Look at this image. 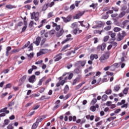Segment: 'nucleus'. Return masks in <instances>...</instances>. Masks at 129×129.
Listing matches in <instances>:
<instances>
[{
  "instance_id": "obj_48",
  "label": "nucleus",
  "mask_w": 129,
  "mask_h": 129,
  "mask_svg": "<svg viewBox=\"0 0 129 129\" xmlns=\"http://www.w3.org/2000/svg\"><path fill=\"white\" fill-rule=\"evenodd\" d=\"M7 128L8 129H14V126H13V124L12 123H10L8 125V126H7Z\"/></svg>"
},
{
  "instance_id": "obj_1",
  "label": "nucleus",
  "mask_w": 129,
  "mask_h": 129,
  "mask_svg": "<svg viewBox=\"0 0 129 129\" xmlns=\"http://www.w3.org/2000/svg\"><path fill=\"white\" fill-rule=\"evenodd\" d=\"M110 56V51H107L103 54H102L99 58V61L101 63H105L106 60Z\"/></svg>"
},
{
  "instance_id": "obj_25",
  "label": "nucleus",
  "mask_w": 129,
  "mask_h": 129,
  "mask_svg": "<svg viewBox=\"0 0 129 129\" xmlns=\"http://www.w3.org/2000/svg\"><path fill=\"white\" fill-rule=\"evenodd\" d=\"M46 80V77H43L41 79H40L38 82V85H42V84L44 81Z\"/></svg>"
},
{
  "instance_id": "obj_20",
  "label": "nucleus",
  "mask_w": 129,
  "mask_h": 129,
  "mask_svg": "<svg viewBox=\"0 0 129 129\" xmlns=\"http://www.w3.org/2000/svg\"><path fill=\"white\" fill-rule=\"evenodd\" d=\"M11 50H12V47L11 46H8L6 48V56L7 57L9 56V53Z\"/></svg>"
},
{
  "instance_id": "obj_47",
  "label": "nucleus",
  "mask_w": 129,
  "mask_h": 129,
  "mask_svg": "<svg viewBox=\"0 0 129 129\" xmlns=\"http://www.w3.org/2000/svg\"><path fill=\"white\" fill-rule=\"evenodd\" d=\"M9 123H10V120H9V119H5L4 120V124H5V125H8V124H9Z\"/></svg>"
},
{
  "instance_id": "obj_52",
  "label": "nucleus",
  "mask_w": 129,
  "mask_h": 129,
  "mask_svg": "<svg viewBox=\"0 0 129 129\" xmlns=\"http://www.w3.org/2000/svg\"><path fill=\"white\" fill-rule=\"evenodd\" d=\"M82 85H83V84L80 83V84H79L76 87V89L77 90L79 89L81 87H82Z\"/></svg>"
},
{
  "instance_id": "obj_34",
  "label": "nucleus",
  "mask_w": 129,
  "mask_h": 129,
  "mask_svg": "<svg viewBox=\"0 0 129 129\" xmlns=\"http://www.w3.org/2000/svg\"><path fill=\"white\" fill-rule=\"evenodd\" d=\"M101 99L102 100V101H105V100H106V99H107V95L106 94H104L102 96V97H101Z\"/></svg>"
},
{
  "instance_id": "obj_2",
  "label": "nucleus",
  "mask_w": 129,
  "mask_h": 129,
  "mask_svg": "<svg viewBox=\"0 0 129 129\" xmlns=\"http://www.w3.org/2000/svg\"><path fill=\"white\" fill-rule=\"evenodd\" d=\"M84 14H85V11L82 12L78 11L76 15L73 16V18L74 20H78L80 18H81V17H82Z\"/></svg>"
},
{
  "instance_id": "obj_39",
  "label": "nucleus",
  "mask_w": 129,
  "mask_h": 129,
  "mask_svg": "<svg viewBox=\"0 0 129 129\" xmlns=\"http://www.w3.org/2000/svg\"><path fill=\"white\" fill-rule=\"evenodd\" d=\"M96 102H97V99L94 98L91 102V104H92V105H94V104H95Z\"/></svg>"
},
{
  "instance_id": "obj_27",
  "label": "nucleus",
  "mask_w": 129,
  "mask_h": 129,
  "mask_svg": "<svg viewBox=\"0 0 129 129\" xmlns=\"http://www.w3.org/2000/svg\"><path fill=\"white\" fill-rule=\"evenodd\" d=\"M111 67L113 68L112 70H115L116 68H118V63H115L111 66Z\"/></svg>"
},
{
  "instance_id": "obj_41",
  "label": "nucleus",
  "mask_w": 129,
  "mask_h": 129,
  "mask_svg": "<svg viewBox=\"0 0 129 129\" xmlns=\"http://www.w3.org/2000/svg\"><path fill=\"white\" fill-rule=\"evenodd\" d=\"M12 86H13V84H12V83H9L6 85L5 89L11 88Z\"/></svg>"
},
{
  "instance_id": "obj_14",
  "label": "nucleus",
  "mask_w": 129,
  "mask_h": 129,
  "mask_svg": "<svg viewBox=\"0 0 129 129\" xmlns=\"http://www.w3.org/2000/svg\"><path fill=\"white\" fill-rule=\"evenodd\" d=\"M40 43H41V37L38 36L36 38V40L33 42V44H35V45H36L37 46H39Z\"/></svg>"
},
{
  "instance_id": "obj_53",
  "label": "nucleus",
  "mask_w": 129,
  "mask_h": 129,
  "mask_svg": "<svg viewBox=\"0 0 129 129\" xmlns=\"http://www.w3.org/2000/svg\"><path fill=\"white\" fill-rule=\"evenodd\" d=\"M110 29H111V26H108L104 28V30L105 31H109V30H110Z\"/></svg>"
},
{
  "instance_id": "obj_54",
  "label": "nucleus",
  "mask_w": 129,
  "mask_h": 129,
  "mask_svg": "<svg viewBox=\"0 0 129 129\" xmlns=\"http://www.w3.org/2000/svg\"><path fill=\"white\" fill-rule=\"evenodd\" d=\"M81 3V1H75V6L76 7H77V8H78V7H79V4Z\"/></svg>"
},
{
  "instance_id": "obj_3",
  "label": "nucleus",
  "mask_w": 129,
  "mask_h": 129,
  "mask_svg": "<svg viewBox=\"0 0 129 129\" xmlns=\"http://www.w3.org/2000/svg\"><path fill=\"white\" fill-rule=\"evenodd\" d=\"M31 20H35V21H39V17L40 16V13L39 12H33L31 13Z\"/></svg>"
},
{
  "instance_id": "obj_19",
  "label": "nucleus",
  "mask_w": 129,
  "mask_h": 129,
  "mask_svg": "<svg viewBox=\"0 0 129 129\" xmlns=\"http://www.w3.org/2000/svg\"><path fill=\"white\" fill-rule=\"evenodd\" d=\"M52 27H55V30H60L61 26L60 25H57V23L52 22Z\"/></svg>"
},
{
  "instance_id": "obj_57",
  "label": "nucleus",
  "mask_w": 129,
  "mask_h": 129,
  "mask_svg": "<svg viewBox=\"0 0 129 129\" xmlns=\"http://www.w3.org/2000/svg\"><path fill=\"white\" fill-rule=\"evenodd\" d=\"M7 109H8V107H5L3 109H1L0 113L6 112V110H7Z\"/></svg>"
},
{
  "instance_id": "obj_60",
  "label": "nucleus",
  "mask_w": 129,
  "mask_h": 129,
  "mask_svg": "<svg viewBox=\"0 0 129 129\" xmlns=\"http://www.w3.org/2000/svg\"><path fill=\"white\" fill-rule=\"evenodd\" d=\"M27 29V25H25L22 28L21 33H24V31Z\"/></svg>"
},
{
  "instance_id": "obj_62",
  "label": "nucleus",
  "mask_w": 129,
  "mask_h": 129,
  "mask_svg": "<svg viewBox=\"0 0 129 129\" xmlns=\"http://www.w3.org/2000/svg\"><path fill=\"white\" fill-rule=\"evenodd\" d=\"M101 124H102V121H100L96 124V126L98 127L99 126V125H101Z\"/></svg>"
},
{
  "instance_id": "obj_4",
  "label": "nucleus",
  "mask_w": 129,
  "mask_h": 129,
  "mask_svg": "<svg viewBox=\"0 0 129 129\" xmlns=\"http://www.w3.org/2000/svg\"><path fill=\"white\" fill-rule=\"evenodd\" d=\"M126 35V34H125V32L124 31H122L121 34H120V33H118V34L117 35V41H121V40H123V38H124Z\"/></svg>"
},
{
  "instance_id": "obj_26",
  "label": "nucleus",
  "mask_w": 129,
  "mask_h": 129,
  "mask_svg": "<svg viewBox=\"0 0 129 129\" xmlns=\"http://www.w3.org/2000/svg\"><path fill=\"white\" fill-rule=\"evenodd\" d=\"M80 64L81 67H84L85 66V64H86V60H80Z\"/></svg>"
},
{
  "instance_id": "obj_17",
  "label": "nucleus",
  "mask_w": 129,
  "mask_h": 129,
  "mask_svg": "<svg viewBox=\"0 0 129 129\" xmlns=\"http://www.w3.org/2000/svg\"><path fill=\"white\" fill-rule=\"evenodd\" d=\"M6 9H8V10H12L13 9H16L17 7L16 6L12 5H7L6 6Z\"/></svg>"
},
{
  "instance_id": "obj_59",
  "label": "nucleus",
  "mask_w": 129,
  "mask_h": 129,
  "mask_svg": "<svg viewBox=\"0 0 129 129\" xmlns=\"http://www.w3.org/2000/svg\"><path fill=\"white\" fill-rule=\"evenodd\" d=\"M106 74L108 76H112L113 75V73L110 72H106Z\"/></svg>"
},
{
  "instance_id": "obj_51",
  "label": "nucleus",
  "mask_w": 129,
  "mask_h": 129,
  "mask_svg": "<svg viewBox=\"0 0 129 129\" xmlns=\"http://www.w3.org/2000/svg\"><path fill=\"white\" fill-rule=\"evenodd\" d=\"M108 39H109V36H105L103 39L104 42H107V41H108Z\"/></svg>"
},
{
  "instance_id": "obj_40",
  "label": "nucleus",
  "mask_w": 129,
  "mask_h": 129,
  "mask_svg": "<svg viewBox=\"0 0 129 129\" xmlns=\"http://www.w3.org/2000/svg\"><path fill=\"white\" fill-rule=\"evenodd\" d=\"M77 27H78V25L76 22H74L72 24V28H73V29H74V28H78Z\"/></svg>"
},
{
  "instance_id": "obj_44",
  "label": "nucleus",
  "mask_w": 129,
  "mask_h": 129,
  "mask_svg": "<svg viewBox=\"0 0 129 129\" xmlns=\"http://www.w3.org/2000/svg\"><path fill=\"white\" fill-rule=\"evenodd\" d=\"M46 40H47V39H46L45 38H44L43 39H42L41 44H40L41 46H43V45H44L45 44Z\"/></svg>"
},
{
  "instance_id": "obj_21",
  "label": "nucleus",
  "mask_w": 129,
  "mask_h": 129,
  "mask_svg": "<svg viewBox=\"0 0 129 129\" xmlns=\"http://www.w3.org/2000/svg\"><path fill=\"white\" fill-rule=\"evenodd\" d=\"M39 125V124L37 123V122H34L31 127V129H36L37 127H38V126Z\"/></svg>"
},
{
  "instance_id": "obj_50",
  "label": "nucleus",
  "mask_w": 129,
  "mask_h": 129,
  "mask_svg": "<svg viewBox=\"0 0 129 129\" xmlns=\"http://www.w3.org/2000/svg\"><path fill=\"white\" fill-rule=\"evenodd\" d=\"M79 30V28H76L74 31H73V33L74 34V35H77V32H78V30Z\"/></svg>"
},
{
  "instance_id": "obj_9",
  "label": "nucleus",
  "mask_w": 129,
  "mask_h": 129,
  "mask_svg": "<svg viewBox=\"0 0 129 129\" xmlns=\"http://www.w3.org/2000/svg\"><path fill=\"white\" fill-rule=\"evenodd\" d=\"M47 53H48V49H40L39 52L37 53V57H39V56H41V55H44V54H47Z\"/></svg>"
},
{
  "instance_id": "obj_13",
  "label": "nucleus",
  "mask_w": 129,
  "mask_h": 129,
  "mask_svg": "<svg viewBox=\"0 0 129 129\" xmlns=\"http://www.w3.org/2000/svg\"><path fill=\"white\" fill-rule=\"evenodd\" d=\"M28 81L30 83H34L36 81V76L32 75L28 79Z\"/></svg>"
},
{
  "instance_id": "obj_61",
  "label": "nucleus",
  "mask_w": 129,
  "mask_h": 129,
  "mask_svg": "<svg viewBox=\"0 0 129 129\" xmlns=\"http://www.w3.org/2000/svg\"><path fill=\"white\" fill-rule=\"evenodd\" d=\"M73 78V74L71 73L68 76L69 80H71V79Z\"/></svg>"
},
{
  "instance_id": "obj_6",
  "label": "nucleus",
  "mask_w": 129,
  "mask_h": 129,
  "mask_svg": "<svg viewBox=\"0 0 129 129\" xmlns=\"http://www.w3.org/2000/svg\"><path fill=\"white\" fill-rule=\"evenodd\" d=\"M56 31V36L57 38H60L61 36H63V34H64V29L63 28H60V29H58V30H55Z\"/></svg>"
},
{
  "instance_id": "obj_30",
  "label": "nucleus",
  "mask_w": 129,
  "mask_h": 129,
  "mask_svg": "<svg viewBox=\"0 0 129 129\" xmlns=\"http://www.w3.org/2000/svg\"><path fill=\"white\" fill-rule=\"evenodd\" d=\"M48 8V4H45L42 7V12H45V11H46Z\"/></svg>"
},
{
  "instance_id": "obj_28",
  "label": "nucleus",
  "mask_w": 129,
  "mask_h": 129,
  "mask_svg": "<svg viewBox=\"0 0 129 129\" xmlns=\"http://www.w3.org/2000/svg\"><path fill=\"white\" fill-rule=\"evenodd\" d=\"M69 90V86L68 85H67L64 89H63L64 94H66V93L68 92Z\"/></svg>"
},
{
  "instance_id": "obj_38",
  "label": "nucleus",
  "mask_w": 129,
  "mask_h": 129,
  "mask_svg": "<svg viewBox=\"0 0 129 129\" xmlns=\"http://www.w3.org/2000/svg\"><path fill=\"white\" fill-rule=\"evenodd\" d=\"M128 89H129L128 88H125L123 91V94H125V95L127 94V93L128 92Z\"/></svg>"
},
{
  "instance_id": "obj_46",
  "label": "nucleus",
  "mask_w": 129,
  "mask_h": 129,
  "mask_svg": "<svg viewBox=\"0 0 129 129\" xmlns=\"http://www.w3.org/2000/svg\"><path fill=\"white\" fill-rule=\"evenodd\" d=\"M90 110H91V111H95V110H96V109L95 108V106H92L90 107Z\"/></svg>"
},
{
  "instance_id": "obj_12",
  "label": "nucleus",
  "mask_w": 129,
  "mask_h": 129,
  "mask_svg": "<svg viewBox=\"0 0 129 129\" xmlns=\"http://www.w3.org/2000/svg\"><path fill=\"white\" fill-rule=\"evenodd\" d=\"M108 35H109L111 37V40L112 41H115L116 40V38H115V36H116V34L115 33H113L112 31L108 32Z\"/></svg>"
},
{
  "instance_id": "obj_42",
  "label": "nucleus",
  "mask_w": 129,
  "mask_h": 129,
  "mask_svg": "<svg viewBox=\"0 0 129 129\" xmlns=\"http://www.w3.org/2000/svg\"><path fill=\"white\" fill-rule=\"evenodd\" d=\"M49 98H50V97L46 98V96L45 95H43L39 99V100H44V99H49Z\"/></svg>"
},
{
  "instance_id": "obj_43",
  "label": "nucleus",
  "mask_w": 129,
  "mask_h": 129,
  "mask_svg": "<svg viewBox=\"0 0 129 129\" xmlns=\"http://www.w3.org/2000/svg\"><path fill=\"white\" fill-rule=\"evenodd\" d=\"M74 73H76V74H79L80 73V70H79V68H77L74 70Z\"/></svg>"
},
{
  "instance_id": "obj_37",
  "label": "nucleus",
  "mask_w": 129,
  "mask_h": 129,
  "mask_svg": "<svg viewBox=\"0 0 129 129\" xmlns=\"http://www.w3.org/2000/svg\"><path fill=\"white\" fill-rule=\"evenodd\" d=\"M124 16H125V12L123 11L119 14L118 17L119 18H122Z\"/></svg>"
},
{
  "instance_id": "obj_33",
  "label": "nucleus",
  "mask_w": 129,
  "mask_h": 129,
  "mask_svg": "<svg viewBox=\"0 0 129 129\" xmlns=\"http://www.w3.org/2000/svg\"><path fill=\"white\" fill-rule=\"evenodd\" d=\"M104 31L103 30H95L94 31V34H99V35H101V33H103Z\"/></svg>"
},
{
  "instance_id": "obj_11",
  "label": "nucleus",
  "mask_w": 129,
  "mask_h": 129,
  "mask_svg": "<svg viewBox=\"0 0 129 129\" xmlns=\"http://www.w3.org/2000/svg\"><path fill=\"white\" fill-rule=\"evenodd\" d=\"M62 53H59L55 55L54 57V62H58V61H60L61 59H62Z\"/></svg>"
},
{
  "instance_id": "obj_5",
  "label": "nucleus",
  "mask_w": 129,
  "mask_h": 129,
  "mask_svg": "<svg viewBox=\"0 0 129 129\" xmlns=\"http://www.w3.org/2000/svg\"><path fill=\"white\" fill-rule=\"evenodd\" d=\"M106 47V44L105 43H103L101 45H99L96 47V50L98 52L99 51H104L105 48Z\"/></svg>"
},
{
  "instance_id": "obj_35",
  "label": "nucleus",
  "mask_w": 129,
  "mask_h": 129,
  "mask_svg": "<svg viewBox=\"0 0 129 129\" xmlns=\"http://www.w3.org/2000/svg\"><path fill=\"white\" fill-rule=\"evenodd\" d=\"M115 118H116V116L108 117L107 119V121H111V120H113V119H115Z\"/></svg>"
},
{
  "instance_id": "obj_29",
  "label": "nucleus",
  "mask_w": 129,
  "mask_h": 129,
  "mask_svg": "<svg viewBox=\"0 0 129 129\" xmlns=\"http://www.w3.org/2000/svg\"><path fill=\"white\" fill-rule=\"evenodd\" d=\"M97 4H94L93 3L92 4V5H90V8H92L93 9V10H95V9H96V8H97Z\"/></svg>"
},
{
  "instance_id": "obj_36",
  "label": "nucleus",
  "mask_w": 129,
  "mask_h": 129,
  "mask_svg": "<svg viewBox=\"0 0 129 129\" xmlns=\"http://www.w3.org/2000/svg\"><path fill=\"white\" fill-rule=\"evenodd\" d=\"M113 31H115V33H117V32L121 31V28L118 27H115L113 29Z\"/></svg>"
},
{
  "instance_id": "obj_31",
  "label": "nucleus",
  "mask_w": 129,
  "mask_h": 129,
  "mask_svg": "<svg viewBox=\"0 0 129 129\" xmlns=\"http://www.w3.org/2000/svg\"><path fill=\"white\" fill-rule=\"evenodd\" d=\"M105 94L107 95H109V94H111L112 93V91L110 89H108L106 90V91L105 92Z\"/></svg>"
},
{
  "instance_id": "obj_18",
  "label": "nucleus",
  "mask_w": 129,
  "mask_h": 129,
  "mask_svg": "<svg viewBox=\"0 0 129 129\" xmlns=\"http://www.w3.org/2000/svg\"><path fill=\"white\" fill-rule=\"evenodd\" d=\"M80 81V77H77L75 80H74L72 84L73 85H76L77 82H79Z\"/></svg>"
},
{
  "instance_id": "obj_58",
  "label": "nucleus",
  "mask_w": 129,
  "mask_h": 129,
  "mask_svg": "<svg viewBox=\"0 0 129 129\" xmlns=\"http://www.w3.org/2000/svg\"><path fill=\"white\" fill-rule=\"evenodd\" d=\"M91 75H94V72H91L89 73V74H87L86 75V77H88V76H91Z\"/></svg>"
},
{
  "instance_id": "obj_8",
  "label": "nucleus",
  "mask_w": 129,
  "mask_h": 129,
  "mask_svg": "<svg viewBox=\"0 0 129 129\" xmlns=\"http://www.w3.org/2000/svg\"><path fill=\"white\" fill-rule=\"evenodd\" d=\"M27 80V75H25L20 79L19 80V86H22L24 83L26 82V80Z\"/></svg>"
},
{
  "instance_id": "obj_10",
  "label": "nucleus",
  "mask_w": 129,
  "mask_h": 129,
  "mask_svg": "<svg viewBox=\"0 0 129 129\" xmlns=\"http://www.w3.org/2000/svg\"><path fill=\"white\" fill-rule=\"evenodd\" d=\"M61 19H62L64 23H69V22H71V20H72V16L69 15L67 18L61 17Z\"/></svg>"
},
{
  "instance_id": "obj_16",
  "label": "nucleus",
  "mask_w": 129,
  "mask_h": 129,
  "mask_svg": "<svg viewBox=\"0 0 129 129\" xmlns=\"http://www.w3.org/2000/svg\"><path fill=\"white\" fill-rule=\"evenodd\" d=\"M41 24L38 26V29L42 28L44 26V24H47V19H43L41 22Z\"/></svg>"
},
{
  "instance_id": "obj_7",
  "label": "nucleus",
  "mask_w": 129,
  "mask_h": 129,
  "mask_svg": "<svg viewBox=\"0 0 129 129\" xmlns=\"http://www.w3.org/2000/svg\"><path fill=\"white\" fill-rule=\"evenodd\" d=\"M66 38H67L65 40L62 41V42H61V44H65L67 43V42H69L73 40V38H72V35H71V34L66 35Z\"/></svg>"
},
{
  "instance_id": "obj_63",
  "label": "nucleus",
  "mask_w": 129,
  "mask_h": 129,
  "mask_svg": "<svg viewBox=\"0 0 129 129\" xmlns=\"http://www.w3.org/2000/svg\"><path fill=\"white\" fill-rule=\"evenodd\" d=\"M30 41H28L26 44L23 46V48H27L29 46V45H30Z\"/></svg>"
},
{
  "instance_id": "obj_56",
  "label": "nucleus",
  "mask_w": 129,
  "mask_h": 129,
  "mask_svg": "<svg viewBox=\"0 0 129 129\" xmlns=\"http://www.w3.org/2000/svg\"><path fill=\"white\" fill-rule=\"evenodd\" d=\"M111 9L114 12H118V7H112Z\"/></svg>"
},
{
  "instance_id": "obj_49",
  "label": "nucleus",
  "mask_w": 129,
  "mask_h": 129,
  "mask_svg": "<svg viewBox=\"0 0 129 129\" xmlns=\"http://www.w3.org/2000/svg\"><path fill=\"white\" fill-rule=\"evenodd\" d=\"M39 107H40V105H35L33 107V110H35L36 109H38Z\"/></svg>"
},
{
  "instance_id": "obj_32",
  "label": "nucleus",
  "mask_w": 129,
  "mask_h": 129,
  "mask_svg": "<svg viewBox=\"0 0 129 129\" xmlns=\"http://www.w3.org/2000/svg\"><path fill=\"white\" fill-rule=\"evenodd\" d=\"M75 67H77V68H80L81 65H80V60L77 61L75 64Z\"/></svg>"
},
{
  "instance_id": "obj_64",
  "label": "nucleus",
  "mask_w": 129,
  "mask_h": 129,
  "mask_svg": "<svg viewBox=\"0 0 129 129\" xmlns=\"http://www.w3.org/2000/svg\"><path fill=\"white\" fill-rule=\"evenodd\" d=\"M19 52V50L17 49H14L11 50L12 53H18Z\"/></svg>"
},
{
  "instance_id": "obj_15",
  "label": "nucleus",
  "mask_w": 129,
  "mask_h": 129,
  "mask_svg": "<svg viewBox=\"0 0 129 129\" xmlns=\"http://www.w3.org/2000/svg\"><path fill=\"white\" fill-rule=\"evenodd\" d=\"M61 101L60 100H57L55 102V106L53 107L54 109H57V108H59L60 107V103Z\"/></svg>"
},
{
  "instance_id": "obj_45",
  "label": "nucleus",
  "mask_w": 129,
  "mask_h": 129,
  "mask_svg": "<svg viewBox=\"0 0 129 129\" xmlns=\"http://www.w3.org/2000/svg\"><path fill=\"white\" fill-rule=\"evenodd\" d=\"M44 119L43 118H38L36 119V122H37V123L39 124V122H41Z\"/></svg>"
},
{
  "instance_id": "obj_55",
  "label": "nucleus",
  "mask_w": 129,
  "mask_h": 129,
  "mask_svg": "<svg viewBox=\"0 0 129 129\" xmlns=\"http://www.w3.org/2000/svg\"><path fill=\"white\" fill-rule=\"evenodd\" d=\"M128 105V103H127L126 104H123V105L121 106V108H124V107H125V108H127Z\"/></svg>"
},
{
  "instance_id": "obj_24",
  "label": "nucleus",
  "mask_w": 129,
  "mask_h": 129,
  "mask_svg": "<svg viewBox=\"0 0 129 129\" xmlns=\"http://www.w3.org/2000/svg\"><path fill=\"white\" fill-rule=\"evenodd\" d=\"M16 102V100L15 99H13L9 103L8 106H13V105H15V103Z\"/></svg>"
},
{
  "instance_id": "obj_22",
  "label": "nucleus",
  "mask_w": 129,
  "mask_h": 129,
  "mask_svg": "<svg viewBox=\"0 0 129 129\" xmlns=\"http://www.w3.org/2000/svg\"><path fill=\"white\" fill-rule=\"evenodd\" d=\"M120 89V85H116L114 87V91H118Z\"/></svg>"
},
{
  "instance_id": "obj_23",
  "label": "nucleus",
  "mask_w": 129,
  "mask_h": 129,
  "mask_svg": "<svg viewBox=\"0 0 129 129\" xmlns=\"http://www.w3.org/2000/svg\"><path fill=\"white\" fill-rule=\"evenodd\" d=\"M70 44H67L66 45H64L61 49H60V52H63V51H65V50L66 49H67L68 48H69V47H70Z\"/></svg>"
}]
</instances>
